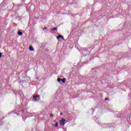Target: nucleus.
Masks as SVG:
<instances>
[{"label": "nucleus", "mask_w": 131, "mask_h": 131, "mask_svg": "<svg viewBox=\"0 0 131 131\" xmlns=\"http://www.w3.org/2000/svg\"><path fill=\"white\" fill-rule=\"evenodd\" d=\"M62 81L63 83H65V82H66V79L65 78H63L62 80Z\"/></svg>", "instance_id": "nucleus-5"}, {"label": "nucleus", "mask_w": 131, "mask_h": 131, "mask_svg": "<svg viewBox=\"0 0 131 131\" xmlns=\"http://www.w3.org/2000/svg\"><path fill=\"white\" fill-rule=\"evenodd\" d=\"M18 35H22V34H23V33H22V32H18Z\"/></svg>", "instance_id": "nucleus-6"}, {"label": "nucleus", "mask_w": 131, "mask_h": 131, "mask_svg": "<svg viewBox=\"0 0 131 131\" xmlns=\"http://www.w3.org/2000/svg\"><path fill=\"white\" fill-rule=\"evenodd\" d=\"M50 116H51L52 117H54V115H53V114H51L50 115Z\"/></svg>", "instance_id": "nucleus-11"}, {"label": "nucleus", "mask_w": 131, "mask_h": 131, "mask_svg": "<svg viewBox=\"0 0 131 131\" xmlns=\"http://www.w3.org/2000/svg\"><path fill=\"white\" fill-rule=\"evenodd\" d=\"M29 50H30V51H34V49H33V47L31 46H30Z\"/></svg>", "instance_id": "nucleus-4"}, {"label": "nucleus", "mask_w": 131, "mask_h": 131, "mask_svg": "<svg viewBox=\"0 0 131 131\" xmlns=\"http://www.w3.org/2000/svg\"><path fill=\"white\" fill-rule=\"evenodd\" d=\"M2 55H3V53L0 52V58L2 57Z\"/></svg>", "instance_id": "nucleus-10"}, {"label": "nucleus", "mask_w": 131, "mask_h": 131, "mask_svg": "<svg viewBox=\"0 0 131 131\" xmlns=\"http://www.w3.org/2000/svg\"><path fill=\"white\" fill-rule=\"evenodd\" d=\"M105 101H107V100H108V98H105Z\"/></svg>", "instance_id": "nucleus-13"}, {"label": "nucleus", "mask_w": 131, "mask_h": 131, "mask_svg": "<svg viewBox=\"0 0 131 131\" xmlns=\"http://www.w3.org/2000/svg\"><path fill=\"white\" fill-rule=\"evenodd\" d=\"M45 29H47V27L44 28V29H43V30H45Z\"/></svg>", "instance_id": "nucleus-12"}, {"label": "nucleus", "mask_w": 131, "mask_h": 131, "mask_svg": "<svg viewBox=\"0 0 131 131\" xmlns=\"http://www.w3.org/2000/svg\"><path fill=\"white\" fill-rule=\"evenodd\" d=\"M59 38H62V39H64V37L62 36L61 35H59L58 37H57V39H59Z\"/></svg>", "instance_id": "nucleus-3"}, {"label": "nucleus", "mask_w": 131, "mask_h": 131, "mask_svg": "<svg viewBox=\"0 0 131 131\" xmlns=\"http://www.w3.org/2000/svg\"><path fill=\"white\" fill-rule=\"evenodd\" d=\"M58 126V123H55V127H57Z\"/></svg>", "instance_id": "nucleus-9"}, {"label": "nucleus", "mask_w": 131, "mask_h": 131, "mask_svg": "<svg viewBox=\"0 0 131 131\" xmlns=\"http://www.w3.org/2000/svg\"><path fill=\"white\" fill-rule=\"evenodd\" d=\"M52 31H53V30H57V28H54L53 29H52L51 30Z\"/></svg>", "instance_id": "nucleus-8"}, {"label": "nucleus", "mask_w": 131, "mask_h": 131, "mask_svg": "<svg viewBox=\"0 0 131 131\" xmlns=\"http://www.w3.org/2000/svg\"><path fill=\"white\" fill-rule=\"evenodd\" d=\"M37 98H40L39 95L33 96V99H34V100H35V101H37Z\"/></svg>", "instance_id": "nucleus-2"}, {"label": "nucleus", "mask_w": 131, "mask_h": 131, "mask_svg": "<svg viewBox=\"0 0 131 131\" xmlns=\"http://www.w3.org/2000/svg\"><path fill=\"white\" fill-rule=\"evenodd\" d=\"M57 81L58 82H61V79L60 78H57Z\"/></svg>", "instance_id": "nucleus-7"}, {"label": "nucleus", "mask_w": 131, "mask_h": 131, "mask_svg": "<svg viewBox=\"0 0 131 131\" xmlns=\"http://www.w3.org/2000/svg\"><path fill=\"white\" fill-rule=\"evenodd\" d=\"M65 121H66V120H65L64 119H62L60 121V125H65Z\"/></svg>", "instance_id": "nucleus-1"}, {"label": "nucleus", "mask_w": 131, "mask_h": 131, "mask_svg": "<svg viewBox=\"0 0 131 131\" xmlns=\"http://www.w3.org/2000/svg\"><path fill=\"white\" fill-rule=\"evenodd\" d=\"M60 115H63V113H60Z\"/></svg>", "instance_id": "nucleus-14"}]
</instances>
